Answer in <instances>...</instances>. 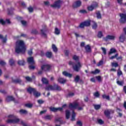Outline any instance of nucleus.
<instances>
[{
	"instance_id": "obj_7",
	"label": "nucleus",
	"mask_w": 126,
	"mask_h": 126,
	"mask_svg": "<svg viewBox=\"0 0 126 126\" xmlns=\"http://www.w3.org/2000/svg\"><path fill=\"white\" fill-rule=\"evenodd\" d=\"M119 16L120 19L119 20V22L124 24L126 22V13H120Z\"/></svg>"
},
{
	"instance_id": "obj_23",
	"label": "nucleus",
	"mask_w": 126,
	"mask_h": 126,
	"mask_svg": "<svg viewBox=\"0 0 126 126\" xmlns=\"http://www.w3.org/2000/svg\"><path fill=\"white\" fill-rule=\"evenodd\" d=\"M76 117V114L74 112V110H73L72 112V114H71V121L72 122H74L75 121V117Z\"/></svg>"
},
{
	"instance_id": "obj_64",
	"label": "nucleus",
	"mask_w": 126,
	"mask_h": 126,
	"mask_svg": "<svg viewBox=\"0 0 126 126\" xmlns=\"http://www.w3.org/2000/svg\"><path fill=\"white\" fill-rule=\"evenodd\" d=\"M64 54L66 56V57H68L69 55V51L68 50H65L64 52Z\"/></svg>"
},
{
	"instance_id": "obj_33",
	"label": "nucleus",
	"mask_w": 126,
	"mask_h": 126,
	"mask_svg": "<svg viewBox=\"0 0 126 126\" xmlns=\"http://www.w3.org/2000/svg\"><path fill=\"white\" fill-rule=\"evenodd\" d=\"M74 96V93L69 92L68 94L66 95L67 98H69L70 97H73Z\"/></svg>"
},
{
	"instance_id": "obj_55",
	"label": "nucleus",
	"mask_w": 126,
	"mask_h": 126,
	"mask_svg": "<svg viewBox=\"0 0 126 126\" xmlns=\"http://www.w3.org/2000/svg\"><path fill=\"white\" fill-rule=\"evenodd\" d=\"M32 34H34V35H36V34H38V31H37L36 30H32L31 32Z\"/></svg>"
},
{
	"instance_id": "obj_50",
	"label": "nucleus",
	"mask_w": 126,
	"mask_h": 126,
	"mask_svg": "<svg viewBox=\"0 0 126 126\" xmlns=\"http://www.w3.org/2000/svg\"><path fill=\"white\" fill-rule=\"evenodd\" d=\"M6 22L2 19H0V24L1 25H5Z\"/></svg>"
},
{
	"instance_id": "obj_12",
	"label": "nucleus",
	"mask_w": 126,
	"mask_h": 126,
	"mask_svg": "<svg viewBox=\"0 0 126 126\" xmlns=\"http://www.w3.org/2000/svg\"><path fill=\"white\" fill-rule=\"evenodd\" d=\"M82 2L80 0H77L74 2V3L73 4V7L74 8H77V7H80L81 6Z\"/></svg>"
},
{
	"instance_id": "obj_10",
	"label": "nucleus",
	"mask_w": 126,
	"mask_h": 126,
	"mask_svg": "<svg viewBox=\"0 0 126 126\" xmlns=\"http://www.w3.org/2000/svg\"><path fill=\"white\" fill-rule=\"evenodd\" d=\"M115 111L114 110H105L104 112V114L105 116L106 117V118H108V119H111V117L110 116L111 114H114Z\"/></svg>"
},
{
	"instance_id": "obj_19",
	"label": "nucleus",
	"mask_w": 126,
	"mask_h": 126,
	"mask_svg": "<svg viewBox=\"0 0 126 126\" xmlns=\"http://www.w3.org/2000/svg\"><path fill=\"white\" fill-rule=\"evenodd\" d=\"M62 73L63 75L66 77H69V78H71V77H72V74L69 73L66 71H63Z\"/></svg>"
},
{
	"instance_id": "obj_43",
	"label": "nucleus",
	"mask_w": 126,
	"mask_h": 126,
	"mask_svg": "<svg viewBox=\"0 0 126 126\" xmlns=\"http://www.w3.org/2000/svg\"><path fill=\"white\" fill-rule=\"evenodd\" d=\"M112 67H118L119 66V63H111Z\"/></svg>"
},
{
	"instance_id": "obj_6",
	"label": "nucleus",
	"mask_w": 126,
	"mask_h": 126,
	"mask_svg": "<svg viewBox=\"0 0 126 126\" xmlns=\"http://www.w3.org/2000/svg\"><path fill=\"white\" fill-rule=\"evenodd\" d=\"M65 107H66V104H63L62 107L55 108L54 107H49V110L51 111V112H54V113L58 112V111H60V112H62L63 108H65Z\"/></svg>"
},
{
	"instance_id": "obj_54",
	"label": "nucleus",
	"mask_w": 126,
	"mask_h": 126,
	"mask_svg": "<svg viewBox=\"0 0 126 126\" xmlns=\"http://www.w3.org/2000/svg\"><path fill=\"white\" fill-rule=\"evenodd\" d=\"M85 27V25H84V22L81 23L79 26V28H81V29L84 28Z\"/></svg>"
},
{
	"instance_id": "obj_37",
	"label": "nucleus",
	"mask_w": 126,
	"mask_h": 126,
	"mask_svg": "<svg viewBox=\"0 0 126 126\" xmlns=\"http://www.w3.org/2000/svg\"><path fill=\"white\" fill-rule=\"evenodd\" d=\"M99 72L100 70L98 69H95L94 71H92L91 72V73H92V74H97V73H99Z\"/></svg>"
},
{
	"instance_id": "obj_36",
	"label": "nucleus",
	"mask_w": 126,
	"mask_h": 126,
	"mask_svg": "<svg viewBox=\"0 0 126 126\" xmlns=\"http://www.w3.org/2000/svg\"><path fill=\"white\" fill-rule=\"evenodd\" d=\"M97 36L98 38L101 39V38H102L104 35H103V32H102L99 31L98 32Z\"/></svg>"
},
{
	"instance_id": "obj_47",
	"label": "nucleus",
	"mask_w": 126,
	"mask_h": 126,
	"mask_svg": "<svg viewBox=\"0 0 126 126\" xmlns=\"http://www.w3.org/2000/svg\"><path fill=\"white\" fill-rule=\"evenodd\" d=\"M94 97H96V98H98V97H100V94L99 93V92H96L94 94Z\"/></svg>"
},
{
	"instance_id": "obj_5",
	"label": "nucleus",
	"mask_w": 126,
	"mask_h": 126,
	"mask_svg": "<svg viewBox=\"0 0 126 126\" xmlns=\"http://www.w3.org/2000/svg\"><path fill=\"white\" fill-rule=\"evenodd\" d=\"M8 118H10L12 119H8L7 120V124H18L20 122V119L17 118V117L13 115H10L8 116Z\"/></svg>"
},
{
	"instance_id": "obj_16",
	"label": "nucleus",
	"mask_w": 126,
	"mask_h": 126,
	"mask_svg": "<svg viewBox=\"0 0 126 126\" xmlns=\"http://www.w3.org/2000/svg\"><path fill=\"white\" fill-rule=\"evenodd\" d=\"M126 40V36L125 33H122L119 36V41L121 43H124Z\"/></svg>"
},
{
	"instance_id": "obj_42",
	"label": "nucleus",
	"mask_w": 126,
	"mask_h": 126,
	"mask_svg": "<svg viewBox=\"0 0 126 126\" xmlns=\"http://www.w3.org/2000/svg\"><path fill=\"white\" fill-rule=\"evenodd\" d=\"M60 33H61V31H60V30H59V29H58V28H56L55 30V33L56 35H59V34H60Z\"/></svg>"
},
{
	"instance_id": "obj_61",
	"label": "nucleus",
	"mask_w": 126,
	"mask_h": 126,
	"mask_svg": "<svg viewBox=\"0 0 126 126\" xmlns=\"http://www.w3.org/2000/svg\"><path fill=\"white\" fill-rule=\"evenodd\" d=\"M44 101L42 99H39L37 100V103L39 104V105H42V104H44Z\"/></svg>"
},
{
	"instance_id": "obj_28",
	"label": "nucleus",
	"mask_w": 126,
	"mask_h": 126,
	"mask_svg": "<svg viewBox=\"0 0 126 126\" xmlns=\"http://www.w3.org/2000/svg\"><path fill=\"white\" fill-rule=\"evenodd\" d=\"M65 116H66V119L67 120H68L69 119V117H70V112L68 110H65Z\"/></svg>"
},
{
	"instance_id": "obj_22",
	"label": "nucleus",
	"mask_w": 126,
	"mask_h": 126,
	"mask_svg": "<svg viewBox=\"0 0 126 126\" xmlns=\"http://www.w3.org/2000/svg\"><path fill=\"white\" fill-rule=\"evenodd\" d=\"M58 81L59 83H61V84H64L66 82V80L63 79V78H59L58 79Z\"/></svg>"
},
{
	"instance_id": "obj_31",
	"label": "nucleus",
	"mask_w": 126,
	"mask_h": 126,
	"mask_svg": "<svg viewBox=\"0 0 126 126\" xmlns=\"http://www.w3.org/2000/svg\"><path fill=\"white\" fill-rule=\"evenodd\" d=\"M96 15L97 19H101V18H102V15H101V13L100 12V11H98L96 13Z\"/></svg>"
},
{
	"instance_id": "obj_40",
	"label": "nucleus",
	"mask_w": 126,
	"mask_h": 126,
	"mask_svg": "<svg viewBox=\"0 0 126 126\" xmlns=\"http://www.w3.org/2000/svg\"><path fill=\"white\" fill-rule=\"evenodd\" d=\"M19 113L21 114H27L28 112L26 110L21 109L19 110Z\"/></svg>"
},
{
	"instance_id": "obj_15",
	"label": "nucleus",
	"mask_w": 126,
	"mask_h": 126,
	"mask_svg": "<svg viewBox=\"0 0 126 126\" xmlns=\"http://www.w3.org/2000/svg\"><path fill=\"white\" fill-rule=\"evenodd\" d=\"M27 63L29 64H35V61H34V57H30L27 59Z\"/></svg>"
},
{
	"instance_id": "obj_58",
	"label": "nucleus",
	"mask_w": 126,
	"mask_h": 126,
	"mask_svg": "<svg viewBox=\"0 0 126 126\" xmlns=\"http://www.w3.org/2000/svg\"><path fill=\"white\" fill-rule=\"evenodd\" d=\"M79 12L80 13H83L84 14L85 13H87V11H86V10L82 9V10H80Z\"/></svg>"
},
{
	"instance_id": "obj_51",
	"label": "nucleus",
	"mask_w": 126,
	"mask_h": 126,
	"mask_svg": "<svg viewBox=\"0 0 126 126\" xmlns=\"http://www.w3.org/2000/svg\"><path fill=\"white\" fill-rule=\"evenodd\" d=\"M101 49L102 50L104 55H107V50H106V48L101 47Z\"/></svg>"
},
{
	"instance_id": "obj_56",
	"label": "nucleus",
	"mask_w": 126,
	"mask_h": 126,
	"mask_svg": "<svg viewBox=\"0 0 126 126\" xmlns=\"http://www.w3.org/2000/svg\"><path fill=\"white\" fill-rule=\"evenodd\" d=\"M28 10L29 11V12L32 13L34 11V9L32 7H29L28 8Z\"/></svg>"
},
{
	"instance_id": "obj_21",
	"label": "nucleus",
	"mask_w": 126,
	"mask_h": 126,
	"mask_svg": "<svg viewBox=\"0 0 126 126\" xmlns=\"http://www.w3.org/2000/svg\"><path fill=\"white\" fill-rule=\"evenodd\" d=\"M85 50L86 53H91V52H92L91 47L89 45H87L86 46H85Z\"/></svg>"
},
{
	"instance_id": "obj_44",
	"label": "nucleus",
	"mask_w": 126,
	"mask_h": 126,
	"mask_svg": "<svg viewBox=\"0 0 126 126\" xmlns=\"http://www.w3.org/2000/svg\"><path fill=\"white\" fill-rule=\"evenodd\" d=\"M94 108L95 110H99V109H101V105H99V104H97V105H96V104H94Z\"/></svg>"
},
{
	"instance_id": "obj_52",
	"label": "nucleus",
	"mask_w": 126,
	"mask_h": 126,
	"mask_svg": "<svg viewBox=\"0 0 126 126\" xmlns=\"http://www.w3.org/2000/svg\"><path fill=\"white\" fill-rule=\"evenodd\" d=\"M28 54L29 56H32V55L33 54L32 49H31L30 50H29L28 51Z\"/></svg>"
},
{
	"instance_id": "obj_17",
	"label": "nucleus",
	"mask_w": 126,
	"mask_h": 126,
	"mask_svg": "<svg viewBox=\"0 0 126 126\" xmlns=\"http://www.w3.org/2000/svg\"><path fill=\"white\" fill-rule=\"evenodd\" d=\"M74 81L75 83H78V82H80V83H83V80L80 79V76H79V75H77L76 77L74 78Z\"/></svg>"
},
{
	"instance_id": "obj_39",
	"label": "nucleus",
	"mask_w": 126,
	"mask_h": 126,
	"mask_svg": "<svg viewBox=\"0 0 126 126\" xmlns=\"http://www.w3.org/2000/svg\"><path fill=\"white\" fill-rule=\"evenodd\" d=\"M15 63V62H14V60H13V59H10V60L9 61V63L11 66H12V65H14Z\"/></svg>"
},
{
	"instance_id": "obj_13",
	"label": "nucleus",
	"mask_w": 126,
	"mask_h": 126,
	"mask_svg": "<svg viewBox=\"0 0 126 126\" xmlns=\"http://www.w3.org/2000/svg\"><path fill=\"white\" fill-rule=\"evenodd\" d=\"M79 105L77 102H74L73 103H70L69 104V109H77Z\"/></svg>"
},
{
	"instance_id": "obj_9",
	"label": "nucleus",
	"mask_w": 126,
	"mask_h": 126,
	"mask_svg": "<svg viewBox=\"0 0 126 126\" xmlns=\"http://www.w3.org/2000/svg\"><path fill=\"white\" fill-rule=\"evenodd\" d=\"M97 7H98V3L97 2H94L90 6H88L87 9L89 11H93L95 8H97Z\"/></svg>"
},
{
	"instance_id": "obj_62",
	"label": "nucleus",
	"mask_w": 126,
	"mask_h": 126,
	"mask_svg": "<svg viewBox=\"0 0 126 126\" xmlns=\"http://www.w3.org/2000/svg\"><path fill=\"white\" fill-rule=\"evenodd\" d=\"M27 81H32V78L29 76L25 77Z\"/></svg>"
},
{
	"instance_id": "obj_24",
	"label": "nucleus",
	"mask_w": 126,
	"mask_h": 126,
	"mask_svg": "<svg viewBox=\"0 0 126 126\" xmlns=\"http://www.w3.org/2000/svg\"><path fill=\"white\" fill-rule=\"evenodd\" d=\"M12 82H13V83H19V84H21L22 80L20 79H16L15 80L12 79Z\"/></svg>"
},
{
	"instance_id": "obj_25",
	"label": "nucleus",
	"mask_w": 126,
	"mask_h": 126,
	"mask_svg": "<svg viewBox=\"0 0 126 126\" xmlns=\"http://www.w3.org/2000/svg\"><path fill=\"white\" fill-rule=\"evenodd\" d=\"M45 56L48 59H51L52 57H53V53H52V52H47L45 54Z\"/></svg>"
},
{
	"instance_id": "obj_18",
	"label": "nucleus",
	"mask_w": 126,
	"mask_h": 126,
	"mask_svg": "<svg viewBox=\"0 0 126 126\" xmlns=\"http://www.w3.org/2000/svg\"><path fill=\"white\" fill-rule=\"evenodd\" d=\"M6 102H11V101L15 102V98H14L12 96L8 95L6 97Z\"/></svg>"
},
{
	"instance_id": "obj_45",
	"label": "nucleus",
	"mask_w": 126,
	"mask_h": 126,
	"mask_svg": "<svg viewBox=\"0 0 126 126\" xmlns=\"http://www.w3.org/2000/svg\"><path fill=\"white\" fill-rule=\"evenodd\" d=\"M98 27L97 23H96L95 22H94V24L92 26V28L93 29H94V30H96V29H97V27Z\"/></svg>"
},
{
	"instance_id": "obj_32",
	"label": "nucleus",
	"mask_w": 126,
	"mask_h": 126,
	"mask_svg": "<svg viewBox=\"0 0 126 126\" xmlns=\"http://www.w3.org/2000/svg\"><path fill=\"white\" fill-rule=\"evenodd\" d=\"M13 10H14V8H11L10 9H8V15H11L13 14Z\"/></svg>"
},
{
	"instance_id": "obj_27",
	"label": "nucleus",
	"mask_w": 126,
	"mask_h": 126,
	"mask_svg": "<svg viewBox=\"0 0 126 126\" xmlns=\"http://www.w3.org/2000/svg\"><path fill=\"white\" fill-rule=\"evenodd\" d=\"M17 63L19 65H25V61L24 60H19Z\"/></svg>"
},
{
	"instance_id": "obj_11",
	"label": "nucleus",
	"mask_w": 126,
	"mask_h": 126,
	"mask_svg": "<svg viewBox=\"0 0 126 126\" xmlns=\"http://www.w3.org/2000/svg\"><path fill=\"white\" fill-rule=\"evenodd\" d=\"M61 0H58L56 1L53 4L50 5L51 7H57V8H61Z\"/></svg>"
},
{
	"instance_id": "obj_60",
	"label": "nucleus",
	"mask_w": 126,
	"mask_h": 126,
	"mask_svg": "<svg viewBox=\"0 0 126 126\" xmlns=\"http://www.w3.org/2000/svg\"><path fill=\"white\" fill-rule=\"evenodd\" d=\"M5 64H6V63H5V62H4V61H0V65H1L2 66H3V65H5Z\"/></svg>"
},
{
	"instance_id": "obj_29",
	"label": "nucleus",
	"mask_w": 126,
	"mask_h": 126,
	"mask_svg": "<svg viewBox=\"0 0 126 126\" xmlns=\"http://www.w3.org/2000/svg\"><path fill=\"white\" fill-rule=\"evenodd\" d=\"M52 49L54 53H58V48L56 46V45L52 44Z\"/></svg>"
},
{
	"instance_id": "obj_46",
	"label": "nucleus",
	"mask_w": 126,
	"mask_h": 126,
	"mask_svg": "<svg viewBox=\"0 0 126 126\" xmlns=\"http://www.w3.org/2000/svg\"><path fill=\"white\" fill-rule=\"evenodd\" d=\"M25 106L27 108H32V107H33V104H32L31 103H27V104H25Z\"/></svg>"
},
{
	"instance_id": "obj_8",
	"label": "nucleus",
	"mask_w": 126,
	"mask_h": 126,
	"mask_svg": "<svg viewBox=\"0 0 126 126\" xmlns=\"http://www.w3.org/2000/svg\"><path fill=\"white\" fill-rule=\"evenodd\" d=\"M52 68V65L49 64H43L41 66V69L44 71H50Z\"/></svg>"
},
{
	"instance_id": "obj_48",
	"label": "nucleus",
	"mask_w": 126,
	"mask_h": 126,
	"mask_svg": "<svg viewBox=\"0 0 126 126\" xmlns=\"http://www.w3.org/2000/svg\"><path fill=\"white\" fill-rule=\"evenodd\" d=\"M95 78L98 81V82H101V81H102V77L101 76H96Z\"/></svg>"
},
{
	"instance_id": "obj_41",
	"label": "nucleus",
	"mask_w": 126,
	"mask_h": 126,
	"mask_svg": "<svg viewBox=\"0 0 126 126\" xmlns=\"http://www.w3.org/2000/svg\"><path fill=\"white\" fill-rule=\"evenodd\" d=\"M117 75L118 76H121V75H123V72L121 70V69L119 68L117 71Z\"/></svg>"
},
{
	"instance_id": "obj_53",
	"label": "nucleus",
	"mask_w": 126,
	"mask_h": 126,
	"mask_svg": "<svg viewBox=\"0 0 126 126\" xmlns=\"http://www.w3.org/2000/svg\"><path fill=\"white\" fill-rule=\"evenodd\" d=\"M44 119L45 120H51L52 119V117L51 116V115H46L44 117Z\"/></svg>"
},
{
	"instance_id": "obj_57",
	"label": "nucleus",
	"mask_w": 126,
	"mask_h": 126,
	"mask_svg": "<svg viewBox=\"0 0 126 126\" xmlns=\"http://www.w3.org/2000/svg\"><path fill=\"white\" fill-rule=\"evenodd\" d=\"M76 125L79 126H83V124H82V122L80 121H78L76 123Z\"/></svg>"
},
{
	"instance_id": "obj_63",
	"label": "nucleus",
	"mask_w": 126,
	"mask_h": 126,
	"mask_svg": "<svg viewBox=\"0 0 126 126\" xmlns=\"http://www.w3.org/2000/svg\"><path fill=\"white\" fill-rule=\"evenodd\" d=\"M119 55L118 54H115L114 56H112L110 57V60H114V59H116L117 57H118Z\"/></svg>"
},
{
	"instance_id": "obj_20",
	"label": "nucleus",
	"mask_w": 126,
	"mask_h": 126,
	"mask_svg": "<svg viewBox=\"0 0 126 126\" xmlns=\"http://www.w3.org/2000/svg\"><path fill=\"white\" fill-rule=\"evenodd\" d=\"M0 40H2V43H6V41H7V35H5L4 37H3V35L2 34H0Z\"/></svg>"
},
{
	"instance_id": "obj_34",
	"label": "nucleus",
	"mask_w": 126,
	"mask_h": 126,
	"mask_svg": "<svg viewBox=\"0 0 126 126\" xmlns=\"http://www.w3.org/2000/svg\"><path fill=\"white\" fill-rule=\"evenodd\" d=\"M84 24L85 25V26H86V27H88L90 26V25H91V23L90 21H85L84 22Z\"/></svg>"
},
{
	"instance_id": "obj_26",
	"label": "nucleus",
	"mask_w": 126,
	"mask_h": 126,
	"mask_svg": "<svg viewBox=\"0 0 126 126\" xmlns=\"http://www.w3.org/2000/svg\"><path fill=\"white\" fill-rule=\"evenodd\" d=\"M41 81L43 84H46V85L49 84V81L46 78H42Z\"/></svg>"
},
{
	"instance_id": "obj_3",
	"label": "nucleus",
	"mask_w": 126,
	"mask_h": 126,
	"mask_svg": "<svg viewBox=\"0 0 126 126\" xmlns=\"http://www.w3.org/2000/svg\"><path fill=\"white\" fill-rule=\"evenodd\" d=\"M46 91H50L52 90L53 91H62V87L58 84H55L53 86L49 85L47 87L45 88Z\"/></svg>"
},
{
	"instance_id": "obj_30",
	"label": "nucleus",
	"mask_w": 126,
	"mask_h": 126,
	"mask_svg": "<svg viewBox=\"0 0 126 126\" xmlns=\"http://www.w3.org/2000/svg\"><path fill=\"white\" fill-rule=\"evenodd\" d=\"M116 83L118 84V85H119L120 86H124L125 82L124 81V80H122L121 81L117 80Z\"/></svg>"
},
{
	"instance_id": "obj_49",
	"label": "nucleus",
	"mask_w": 126,
	"mask_h": 126,
	"mask_svg": "<svg viewBox=\"0 0 126 126\" xmlns=\"http://www.w3.org/2000/svg\"><path fill=\"white\" fill-rule=\"evenodd\" d=\"M29 69L34 70L35 69V68H36V67L34 65V64H32V65H29Z\"/></svg>"
},
{
	"instance_id": "obj_59",
	"label": "nucleus",
	"mask_w": 126,
	"mask_h": 126,
	"mask_svg": "<svg viewBox=\"0 0 126 126\" xmlns=\"http://www.w3.org/2000/svg\"><path fill=\"white\" fill-rule=\"evenodd\" d=\"M40 31L41 32V35L42 36H44V37H47V34H46V33H45V32H44L43 30H41Z\"/></svg>"
},
{
	"instance_id": "obj_35",
	"label": "nucleus",
	"mask_w": 126,
	"mask_h": 126,
	"mask_svg": "<svg viewBox=\"0 0 126 126\" xmlns=\"http://www.w3.org/2000/svg\"><path fill=\"white\" fill-rule=\"evenodd\" d=\"M115 53H117V50L115 48H111L109 52V55H112V54H114Z\"/></svg>"
},
{
	"instance_id": "obj_2",
	"label": "nucleus",
	"mask_w": 126,
	"mask_h": 126,
	"mask_svg": "<svg viewBox=\"0 0 126 126\" xmlns=\"http://www.w3.org/2000/svg\"><path fill=\"white\" fill-rule=\"evenodd\" d=\"M72 60L73 61H75L77 63L76 64L74 65V62L72 61H69L68 63L69 65L73 66V69L76 71V72H78L81 68V63L79 62V56H77L76 55H74L72 57Z\"/></svg>"
},
{
	"instance_id": "obj_38",
	"label": "nucleus",
	"mask_w": 126,
	"mask_h": 126,
	"mask_svg": "<svg viewBox=\"0 0 126 126\" xmlns=\"http://www.w3.org/2000/svg\"><path fill=\"white\" fill-rule=\"evenodd\" d=\"M97 123L99 125H104L105 122L101 119H97Z\"/></svg>"
},
{
	"instance_id": "obj_1",
	"label": "nucleus",
	"mask_w": 126,
	"mask_h": 126,
	"mask_svg": "<svg viewBox=\"0 0 126 126\" xmlns=\"http://www.w3.org/2000/svg\"><path fill=\"white\" fill-rule=\"evenodd\" d=\"M15 52L16 54H23L24 55L26 52V46L23 40H20L16 42Z\"/></svg>"
},
{
	"instance_id": "obj_4",
	"label": "nucleus",
	"mask_w": 126,
	"mask_h": 126,
	"mask_svg": "<svg viewBox=\"0 0 126 126\" xmlns=\"http://www.w3.org/2000/svg\"><path fill=\"white\" fill-rule=\"evenodd\" d=\"M27 91L29 94H32L33 93V96L36 98H38V97H40L41 96V93H39V92L37 91L35 88H32L31 87H29L27 89Z\"/></svg>"
},
{
	"instance_id": "obj_14",
	"label": "nucleus",
	"mask_w": 126,
	"mask_h": 126,
	"mask_svg": "<svg viewBox=\"0 0 126 126\" xmlns=\"http://www.w3.org/2000/svg\"><path fill=\"white\" fill-rule=\"evenodd\" d=\"M114 39H116V36L111 35H108L105 37L103 38V40L105 42H108V40H114Z\"/></svg>"
}]
</instances>
